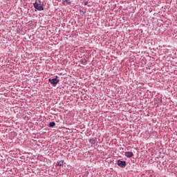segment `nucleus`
<instances>
[{"label": "nucleus", "mask_w": 177, "mask_h": 177, "mask_svg": "<svg viewBox=\"0 0 177 177\" xmlns=\"http://www.w3.org/2000/svg\"><path fill=\"white\" fill-rule=\"evenodd\" d=\"M124 156L127 157V158H132L133 157V152H125Z\"/></svg>", "instance_id": "nucleus-4"}, {"label": "nucleus", "mask_w": 177, "mask_h": 177, "mask_svg": "<svg viewBox=\"0 0 177 177\" xmlns=\"http://www.w3.org/2000/svg\"><path fill=\"white\" fill-rule=\"evenodd\" d=\"M63 161H59V162H57V165L59 166V167H62V165H63Z\"/></svg>", "instance_id": "nucleus-7"}, {"label": "nucleus", "mask_w": 177, "mask_h": 177, "mask_svg": "<svg viewBox=\"0 0 177 177\" xmlns=\"http://www.w3.org/2000/svg\"><path fill=\"white\" fill-rule=\"evenodd\" d=\"M62 3L65 6L71 5V1H70V0H63Z\"/></svg>", "instance_id": "nucleus-5"}, {"label": "nucleus", "mask_w": 177, "mask_h": 177, "mask_svg": "<svg viewBox=\"0 0 177 177\" xmlns=\"http://www.w3.org/2000/svg\"><path fill=\"white\" fill-rule=\"evenodd\" d=\"M55 125H56V123H55V122H50V124H49V127H50V128H53V127H55Z\"/></svg>", "instance_id": "nucleus-6"}, {"label": "nucleus", "mask_w": 177, "mask_h": 177, "mask_svg": "<svg viewBox=\"0 0 177 177\" xmlns=\"http://www.w3.org/2000/svg\"><path fill=\"white\" fill-rule=\"evenodd\" d=\"M48 82L51 83L53 86H56L60 82V80H57V78L49 79Z\"/></svg>", "instance_id": "nucleus-2"}, {"label": "nucleus", "mask_w": 177, "mask_h": 177, "mask_svg": "<svg viewBox=\"0 0 177 177\" xmlns=\"http://www.w3.org/2000/svg\"><path fill=\"white\" fill-rule=\"evenodd\" d=\"M117 164L120 168H125L127 167V162L122 160H118Z\"/></svg>", "instance_id": "nucleus-3"}, {"label": "nucleus", "mask_w": 177, "mask_h": 177, "mask_svg": "<svg viewBox=\"0 0 177 177\" xmlns=\"http://www.w3.org/2000/svg\"><path fill=\"white\" fill-rule=\"evenodd\" d=\"M34 8H35L37 10H44V6L41 4V1L35 2L34 3Z\"/></svg>", "instance_id": "nucleus-1"}]
</instances>
